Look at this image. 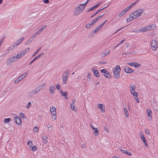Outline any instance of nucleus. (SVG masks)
Listing matches in <instances>:
<instances>
[{"label":"nucleus","instance_id":"obj_1","mask_svg":"<svg viewBox=\"0 0 158 158\" xmlns=\"http://www.w3.org/2000/svg\"><path fill=\"white\" fill-rule=\"evenodd\" d=\"M143 10L142 9H139L137 10L136 11L131 13L129 17L127 19L126 21L127 22H130L134 19H136L139 16L143 13Z\"/></svg>","mask_w":158,"mask_h":158},{"label":"nucleus","instance_id":"obj_2","mask_svg":"<svg viewBox=\"0 0 158 158\" xmlns=\"http://www.w3.org/2000/svg\"><path fill=\"white\" fill-rule=\"evenodd\" d=\"M30 50V48H27L25 49V50L23 51H22L20 52L19 53L17 54L15 56H13L11 58V60L12 61H15L16 60H17L20 57L23 56L24 55L26 54L28 51Z\"/></svg>","mask_w":158,"mask_h":158},{"label":"nucleus","instance_id":"obj_3","mask_svg":"<svg viewBox=\"0 0 158 158\" xmlns=\"http://www.w3.org/2000/svg\"><path fill=\"white\" fill-rule=\"evenodd\" d=\"M85 6L83 4H80L76 7L74 11V13L75 15H77L82 13L84 10Z\"/></svg>","mask_w":158,"mask_h":158},{"label":"nucleus","instance_id":"obj_4","mask_svg":"<svg viewBox=\"0 0 158 158\" xmlns=\"http://www.w3.org/2000/svg\"><path fill=\"white\" fill-rule=\"evenodd\" d=\"M156 26L155 24H152L145 27L140 30V31L142 32H145L147 31L152 30L156 28Z\"/></svg>","mask_w":158,"mask_h":158},{"label":"nucleus","instance_id":"obj_5","mask_svg":"<svg viewBox=\"0 0 158 158\" xmlns=\"http://www.w3.org/2000/svg\"><path fill=\"white\" fill-rule=\"evenodd\" d=\"M120 70V68L119 65L115 67L114 71V75L115 78H118L119 77V72Z\"/></svg>","mask_w":158,"mask_h":158},{"label":"nucleus","instance_id":"obj_6","mask_svg":"<svg viewBox=\"0 0 158 158\" xmlns=\"http://www.w3.org/2000/svg\"><path fill=\"white\" fill-rule=\"evenodd\" d=\"M50 111L52 115V118L55 120L56 119V108L55 107H52L50 108Z\"/></svg>","mask_w":158,"mask_h":158},{"label":"nucleus","instance_id":"obj_7","mask_svg":"<svg viewBox=\"0 0 158 158\" xmlns=\"http://www.w3.org/2000/svg\"><path fill=\"white\" fill-rule=\"evenodd\" d=\"M151 48L153 51L156 50L158 48V44L156 40H152V41Z\"/></svg>","mask_w":158,"mask_h":158},{"label":"nucleus","instance_id":"obj_8","mask_svg":"<svg viewBox=\"0 0 158 158\" xmlns=\"http://www.w3.org/2000/svg\"><path fill=\"white\" fill-rule=\"evenodd\" d=\"M15 121L16 123L18 125H21L22 124V122L20 117L17 115L15 116Z\"/></svg>","mask_w":158,"mask_h":158},{"label":"nucleus","instance_id":"obj_9","mask_svg":"<svg viewBox=\"0 0 158 158\" xmlns=\"http://www.w3.org/2000/svg\"><path fill=\"white\" fill-rule=\"evenodd\" d=\"M101 73H104V75L107 78H110L111 77V75L105 69L101 70Z\"/></svg>","mask_w":158,"mask_h":158},{"label":"nucleus","instance_id":"obj_10","mask_svg":"<svg viewBox=\"0 0 158 158\" xmlns=\"http://www.w3.org/2000/svg\"><path fill=\"white\" fill-rule=\"evenodd\" d=\"M90 127L92 130L93 131L94 134L95 136H98L99 135V131L98 128H95L91 124L90 125Z\"/></svg>","mask_w":158,"mask_h":158},{"label":"nucleus","instance_id":"obj_11","mask_svg":"<svg viewBox=\"0 0 158 158\" xmlns=\"http://www.w3.org/2000/svg\"><path fill=\"white\" fill-rule=\"evenodd\" d=\"M131 95H133L134 97V99L135 100L136 102L137 103H139V99L138 98V94L137 92L135 91L132 92H131Z\"/></svg>","mask_w":158,"mask_h":158},{"label":"nucleus","instance_id":"obj_12","mask_svg":"<svg viewBox=\"0 0 158 158\" xmlns=\"http://www.w3.org/2000/svg\"><path fill=\"white\" fill-rule=\"evenodd\" d=\"M97 106L98 108L100 109L102 113L105 112V106L103 104H99Z\"/></svg>","mask_w":158,"mask_h":158},{"label":"nucleus","instance_id":"obj_13","mask_svg":"<svg viewBox=\"0 0 158 158\" xmlns=\"http://www.w3.org/2000/svg\"><path fill=\"white\" fill-rule=\"evenodd\" d=\"M92 70L93 72L94 76L97 77H99L100 76L98 72L97 69L94 68H92Z\"/></svg>","mask_w":158,"mask_h":158},{"label":"nucleus","instance_id":"obj_14","mask_svg":"<svg viewBox=\"0 0 158 158\" xmlns=\"http://www.w3.org/2000/svg\"><path fill=\"white\" fill-rule=\"evenodd\" d=\"M146 113L148 115V118H149L150 119H151L152 112L151 109H148L147 110Z\"/></svg>","mask_w":158,"mask_h":158},{"label":"nucleus","instance_id":"obj_15","mask_svg":"<svg viewBox=\"0 0 158 158\" xmlns=\"http://www.w3.org/2000/svg\"><path fill=\"white\" fill-rule=\"evenodd\" d=\"M123 110L126 117L127 118H128L129 114L127 108L126 107H124Z\"/></svg>","mask_w":158,"mask_h":158},{"label":"nucleus","instance_id":"obj_16","mask_svg":"<svg viewBox=\"0 0 158 158\" xmlns=\"http://www.w3.org/2000/svg\"><path fill=\"white\" fill-rule=\"evenodd\" d=\"M48 138L47 136H43L42 137L43 142L44 144H46L48 142Z\"/></svg>","mask_w":158,"mask_h":158},{"label":"nucleus","instance_id":"obj_17","mask_svg":"<svg viewBox=\"0 0 158 158\" xmlns=\"http://www.w3.org/2000/svg\"><path fill=\"white\" fill-rule=\"evenodd\" d=\"M124 71L125 72L127 73H131L133 71L131 69H130L128 67H126L124 69Z\"/></svg>","mask_w":158,"mask_h":158},{"label":"nucleus","instance_id":"obj_18","mask_svg":"<svg viewBox=\"0 0 158 158\" xmlns=\"http://www.w3.org/2000/svg\"><path fill=\"white\" fill-rule=\"evenodd\" d=\"M50 92L51 94H53L55 90V88L54 86H51L49 87Z\"/></svg>","mask_w":158,"mask_h":158},{"label":"nucleus","instance_id":"obj_19","mask_svg":"<svg viewBox=\"0 0 158 158\" xmlns=\"http://www.w3.org/2000/svg\"><path fill=\"white\" fill-rule=\"evenodd\" d=\"M30 149L33 152H35L37 150V146L36 145L32 146Z\"/></svg>","mask_w":158,"mask_h":158},{"label":"nucleus","instance_id":"obj_20","mask_svg":"<svg viewBox=\"0 0 158 158\" xmlns=\"http://www.w3.org/2000/svg\"><path fill=\"white\" fill-rule=\"evenodd\" d=\"M135 85H132L130 86V92L135 91Z\"/></svg>","mask_w":158,"mask_h":158},{"label":"nucleus","instance_id":"obj_21","mask_svg":"<svg viewBox=\"0 0 158 158\" xmlns=\"http://www.w3.org/2000/svg\"><path fill=\"white\" fill-rule=\"evenodd\" d=\"M141 139V140L143 142L144 144L146 147H148V145L147 144V141L145 138V137H143Z\"/></svg>","mask_w":158,"mask_h":158},{"label":"nucleus","instance_id":"obj_22","mask_svg":"<svg viewBox=\"0 0 158 158\" xmlns=\"http://www.w3.org/2000/svg\"><path fill=\"white\" fill-rule=\"evenodd\" d=\"M120 151H121V152L127 155H129L130 156H131V152H128L127 151V150H123V149H122Z\"/></svg>","mask_w":158,"mask_h":158},{"label":"nucleus","instance_id":"obj_23","mask_svg":"<svg viewBox=\"0 0 158 158\" xmlns=\"http://www.w3.org/2000/svg\"><path fill=\"white\" fill-rule=\"evenodd\" d=\"M102 26L101 25V24L100 25L98 26L94 30V32L95 33H97L98 31L100 30Z\"/></svg>","mask_w":158,"mask_h":158},{"label":"nucleus","instance_id":"obj_24","mask_svg":"<svg viewBox=\"0 0 158 158\" xmlns=\"http://www.w3.org/2000/svg\"><path fill=\"white\" fill-rule=\"evenodd\" d=\"M24 39L23 37H22L20 39H19L17 41L15 42V44H16V46L18 45L19 43H20Z\"/></svg>","mask_w":158,"mask_h":158},{"label":"nucleus","instance_id":"obj_25","mask_svg":"<svg viewBox=\"0 0 158 158\" xmlns=\"http://www.w3.org/2000/svg\"><path fill=\"white\" fill-rule=\"evenodd\" d=\"M27 145L29 146V149L33 146V143L31 140L28 141L27 142Z\"/></svg>","mask_w":158,"mask_h":158},{"label":"nucleus","instance_id":"obj_26","mask_svg":"<svg viewBox=\"0 0 158 158\" xmlns=\"http://www.w3.org/2000/svg\"><path fill=\"white\" fill-rule=\"evenodd\" d=\"M68 78L67 75H63V82L64 84H65L66 82V81L67 80V79Z\"/></svg>","mask_w":158,"mask_h":158},{"label":"nucleus","instance_id":"obj_27","mask_svg":"<svg viewBox=\"0 0 158 158\" xmlns=\"http://www.w3.org/2000/svg\"><path fill=\"white\" fill-rule=\"evenodd\" d=\"M27 73H25L24 74H23V75H21L20 77H19V78L20 80H22L26 76V75L27 74Z\"/></svg>","mask_w":158,"mask_h":158},{"label":"nucleus","instance_id":"obj_28","mask_svg":"<svg viewBox=\"0 0 158 158\" xmlns=\"http://www.w3.org/2000/svg\"><path fill=\"white\" fill-rule=\"evenodd\" d=\"M60 92L61 93V94L62 96H65L66 99H67V98L66 97L67 95V93L66 92H63L61 90L60 91Z\"/></svg>","mask_w":158,"mask_h":158},{"label":"nucleus","instance_id":"obj_29","mask_svg":"<svg viewBox=\"0 0 158 158\" xmlns=\"http://www.w3.org/2000/svg\"><path fill=\"white\" fill-rule=\"evenodd\" d=\"M126 13L125 11L123 10L119 13L118 16L119 17H121L123 16Z\"/></svg>","mask_w":158,"mask_h":158},{"label":"nucleus","instance_id":"obj_30","mask_svg":"<svg viewBox=\"0 0 158 158\" xmlns=\"http://www.w3.org/2000/svg\"><path fill=\"white\" fill-rule=\"evenodd\" d=\"M93 25V24L92 23L90 22V23H89L86 24V27L87 28H89L92 26Z\"/></svg>","mask_w":158,"mask_h":158},{"label":"nucleus","instance_id":"obj_31","mask_svg":"<svg viewBox=\"0 0 158 158\" xmlns=\"http://www.w3.org/2000/svg\"><path fill=\"white\" fill-rule=\"evenodd\" d=\"M42 54H40V55H39L38 56H37L36 57H35L34 59L33 60L31 61V63L32 62H33L34 61H35L36 59H38L39 58H40V57L42 56Z\"/></svg>","mask_w":158,"mask_h":158},{"label":"nucleus","instance_id":"obj_32","mask_svg":"<svg viewBox=\"0 0 158 158\" xmlns=\"http://www.w3.org/2000/svg\"><path fill=\"white\" fill-rule=\"evenodd\" d=\"M11 120V119L10 118H5L4 121V122L5 123H6L10 122Z\"/></svg>","mask_w":158,"mask_h":158},{"label":"nucleus","instance_id":"obj_33","mask_svg":"<svg viewBox=\"0 0 158 158\" xmlns=\"http://www.w3.org/2000/svg\"><path fill=\"white\" fill-rule=\"evenodd\" d=\"M46 27V26H44L43 27H42L41 29H40L38 32H37V34H38L41 32Z\"/></svg>","mask_w":158,"mask_h":158},{"label":"nucleus","instance_id":"obj_34","mask_svg":"<svg viewBox=\"0 0 158 158\" xmlns=\"http://www.w3.org/2000/svg\"><path fill=\"white\" fill-rule=\"evenodd\" d=\"M134 66L135 68H137L141 66V65L138 63L134 62Z\"/></svg>","mask_w":158,"mask_h":158},{"label":"nucleus","instance_id":"obj_35","mask_svg":"<svg viewBox=\"0 0 158 158\" xmlns=\"http://www.w3.org/2000/svg\"><path fill=\"white\" fill-rule=\"evenodd\" d=\"M56 89L59 90V91L60 92L61 91V89L60 86L58 84H56Z\"/></svg>","mask_w":158,"mask_h":158},{"label":"nucleus","instance_id":"obj_36","mask_svg":"<svg viewBox=\"0 0 158 158\" xmlns=\"http://www.w3.org/2000/svg\"><path fill=\"white\" fill-rule=\"evenodd\" d=\"M137 2V1H136L134 3H132L128 7L129 9H130L132 7H133V6H134Z\"/></svg>","mask_w":158,"mask_h":158},{"label":"nucleus","instance_id":"obj_37","mask_svg":"<svg viewBox=\"0 0 158 158\" xmlns=\"http://www.w3.org/2000/svg\"><path fill=\"white\" fill-rule=\"evenodd\" d=\"M110 53V51H108L107 53L103 52L102 55V56H106L108 54Z\"/></svg>","mask_w":158,"mask_h":158},{"label":"nucleus","instance_id":"obj_38","mask_svg":"<svg viewBox=\"0 0 158 158\" xmlns=\"http://www.w3.org/2000/svg\"><path fill=\"white\" fill-rule=\"evenodd\" d=\"M139 136H140V138L144 137V135L142 131H140L139 132Z\"/></svg>","mask_w":158,"mask_h":158},{"label":"nucleus","instance_id":"obj_39","mask_svg":"<svg viewBox=\"0 0 158 158\" xmlns=\"http://www.w3.org/2000/svg\"><path fill=\"white\" fill-rule=\"evenodd\" d=\"M71 108V109L75 111V106L74 104H71L70 105Z\"/></svg>","mask_w":158,"mask_h":158},{"label":"nucleus","instance_id":"obj_40","mask_svg":"<svg viewBox=\"0 0 158 158\" xmlns=\"http://www.w3.org/2000/svg\"><path fill=\"white\" fill-rule=\"evenodd\" d=\"M145 131L146 132V133L148 134L149 135L150 134V131L147 128H146L145 129Z\"/></svg>","mask_w":158,"mask_h":158},{"label":"nucleus","instance_id":"obj_41","mask_svg":"<svg viewBox=\"0 0 158 158\" xmlns=\"http://www.w3.org/2000/svg\"><path fill=\"white\" fill-rule=\"evenodd\" d=\"M33 130L37 132L38 131L39 129L37 127H34Z\"/></svg>","mask_w":158,"mask_h":158},{"label":"nucleus","instance_id":"obj_42","mask_svg":"<svg viewBox=\"0 0 158 158\" xmlns=\"http://www.w3.org/2000/svg\"><path fill=\"white\" fill-rule=\"evenodd\" d=\"M125 41V39H123V40H122L120 43L119 44H118L116 47H114V48H116L119 45H120V44H122V43H123V42H124V41Z\"/></svg>","mask_w":158,"mask_h":158},{"label":"nucleus","instance_id":"obj_43","mask_svg":"<svg viewBox=\"0 0 158 158\" xmlns=\"http://www.w3.org/2000/svg\"><path fill=\"white\" fill-rule=\"evenodd\" d=\"M40 48L38 49L33 54V56H35L36 55L38 52L40 50Z\"/></svg>","mask_w":158,"mask_h":158},{"label":"nucleus","instance_id":"obj_44","mask_svg":"<svg viewBox=\"0 0 158 158\" xmlns=\"http://www.w3.org/2000/svg\"><path fill=\"white\" fill-rule=\"evenodd\" d=\"M98 20L97 19L95 18L93 19L92 21L91 22L92 23L94 24L96 22H97Z\"/></svg>","mask_w":158,"mask_h":158},{"label":"nucleus","instance_id":"obj_45","mask_svg":"<svg viewBox=\"0 0 158 158\" xmlns=\"http://www.w3.org/2000/svg\"><path fill=\"white\" fill-rule=\"evenodd\" d=\"M104 15V14H103L101 16H98L97 18L96 19H97V20L98 21V20L102 17Z\"/></svg>","mask_w":158,"mask_h":158},{"label":"nucleus","instance_id":"obj_46","mask_svg":"<svg viewBox=\"0 0 158 158\" xmlns=\"http://www.w3.org/2000/svg\"><path fill=\"white\" fill-rule=\"evenodd\" d=\"M103 128H104V130L106 131L108 133L109 132L108 129V128L106 127H104Z\"/></svg>","mask_w":158,"mask_h":158},{"label":"nucleus","instance_id":"obj_47","mask_svg":"<svg viewBox=\"0 0 158 158\" xmlns=\"http://www.w3.org/2000/svg\"><path fill=\"white\" fill-rule=\"evenodd\" d=\"M19 114L20 116L21 117H22V118H24V114L23 113H19Z\"/></svg>","mask_w":158,"mask_h":158},{"label":"nucleus","instance_id":"obj_48","mask_svg":"<svg viewBox=\"0 0 158 158\" xmlns=\"http://www.w3.org/2000/svg\"><path fill=\"white\" fill-rule=\"evenodd\" d=\"M20 80H20L19 78V77L18 79H16L15 80V83H17Z\"/></svg>","mask_w":158,"mask_h":158},{"label":"nucleus","instance_id":"obj_49","mask_svg":"<svg viewBox=\"0 0 158 158\" xmlns=\"http://www.w3.org/2000/svg\"><path fill=\"white\" fill-rule=\"evenodd\" d=\"M98 13H99V11H97L95 14L91 16V18H93L95 15H96L97 14H98Z\"/></svg>","mask_w":158,"mask_h":158},{"label":"nucleus","instance_id":"obj_50","mask_svg":"<svg viewBox=\"0 0 158 158\" xmlns=\"http://www.w3.org/2000/svg\"><path fill=\"white\" fill-rule=\"evenodd\" d=\"M130 10L129 8L128 7H127L125 9V10H123L124 11H125V13H126L129 10Z\"/></svg>","mask_w":158,"mask_h":158},{"label":"nucleus","instance_id":"obj_51","mask_svg":"<svg viewBox=\"0 0 158 158\" xmlns=\"http://www.w3.org/2000/svg\"><path fill=\"white\" fill-rule=\"evenodd\" d=\"M69 71L67 70V71H65V73L64 74H64H65V75H67V76H68L69 73Z\"/></svg>","mask_w":158,"mask_h":158},{"label":"nucleus","instance_id":"obj_52","mask_svg":"<svg viewBox=\"0 0 158 158\" xmlns=\"http://www.w3.org/2000/svg\"><path fill=\"white\" fill-rule=\"evenodd\" d=\"M107 21V20H105L104 22H103L101 24V25L103 26L104 24L106 23V22Z\"/></svg>","mask_w":158,"mask_h":158},{"label":"nucleus","instance_id":"obj_53","mask_svg":"<svg viewBox=\"0 0 158 158\" xmlns=\"http://www.w3.org/2000/svg\"><path fill=\"white\" fill-rule=\"evenodd\" d=\"M102 2H99L97 4V5H96L95 6H94L95 7V8L97 7L98 6L100 5L101 4Z\"/></svg>","mask_w":158,"mask_h":158},{"label":"nucleus","instance_id":"obj_54","mask_svg":"<svg viewBox=\"0 0 158 158\" xmlns=\"http://www.w3.org/2000/svg\"><path fill=\"white\" fill-rule=\"evenodd\" d=\"M40 91V89H36V92H35V91H33V93L36 94L37 92H38Z\"/></svg>","mask_w":158,"mask_h":158},{"label":"nucleus","instance_id":"obj_55","mask_svg":"<svg viewBox=\"0 0 158 158\" xmlns=\"http://www.w3.org/2000/svg\"><path fill=\"white\" fill-rule=\"evenodd\" d=\"M128 64L130 65H131V66H134V62L129 63Z\"/></svg>","mask_w":158,"mask_h":158},{"label":"nucleus","instance_id":"obj_56","mask_svg":"<svg viewBox=\"0 0 158 158\" xmlns=\"http://www.w3.org/2000/svg\"><path fill=\"white\" fill-rule=\"evenodd\" d=\"M106 7H107V6H106V7H104V8H102V9H99V10H98V11H99V12L100 11H102V10H104V9L105 8H106Z\"/></svg>","mask_w":158,"mask_h":158},{"label":"nucleus","instance_id":"obj_57","mask_svg":"<svg viewBox=\"0 0 158 158\" xmlns=\"http://www.w3.org/2000/svg\"><path fill=\"white\" fill-rule=\"evenodd\" d=\"M44 2L45 3H48L49 2L48 0H44Z\"/></svg>","mask_w":158,"mask_h":158},{"label":"nucleus","instance_id":"obj_58","mask_svg":"<svg viewBox=\"0 0 158 158\" xmlns=\"http://www.w3.org/2000/svg\"><path fill=\"white\" fill-rule=\"evenodd\" d=\"M90 0H87L85 3V4H83L84 6H85L89 2Z\"/></svg>","mask_w":158,"mask_h":158},{"label":"nucleus","instance_id":"obj_59","mask_svg":"<svg viewBox=\"0 0 158 158\" xmlns=\"http://www.w3.org/2000/svg\"><path fill=\"white\" fill-rule=\"evenodd\" d=\"M31 105V103L30 102H29L28 105L27 106V108H28L30 107Z\"/></svg>","mask_w":158,"mask_h":158},{"label":"nucleus","instance_id":"obj_60","mask_svg":"<svg viewBox=\"0 0 158 158\" xmlns=\"http://www.w3.org/2000/svg\"><path fill=\"white\" fill-rule=\"evenodd\" d=\"M81 147L83 148H85L86 147V146L85 144H83L82 145Z\"/></svg>","mask_w":158,"mask_h":158},{"label":"nucleus","instance_id":"obj_61","mask_svg":"<svg viewBox=\"0 0 158 158\" xmlns=\"http://www.w3.org/2000/svg\"><path fill=\"white\" fill-rule=\"evenodd\" d=\"M87 77H88V78H90V77H91V74H90V73L88 74V75H87Z\"/></svg>","mask_w":158,"mask_h":158},{"label":"nucleus","instance_id":"obj_62","mask_svg":"<svg viewBox=\"0 0 158 158\" xmlns=\"http://www.w3.org/2000/svg\"><path fill=\"white\" fill-rule=\"evenodd\" d=\"M106 62H104V61H102V62H101L100 63L102 64H106Z\"/></svg>","mask_w":158,"mask_h":158},{"label":"nucleus","instance_id":"obj_63","mask_svg":"<svg viewBox=\"0 0 158 158\" xmlns=\"http://www.w3.org/2000/svg\"><path fill=\"white\" fill-rule=\"evenodd\" d=\"M95 6H94V7H92L91 9H90V10H93L95 8Z\"/></svg>","mask_w":158,"mask_h":158},{"label":"nucleus","instance_id":"obj_64","mask_svg":"<svg viewBox=\"0 0 158 158\" xmlns=\"http://www.w3.org/2000/svg\"><path fill=\"white\" fill-rule=\"evenodd\" d=\"M112 158H119L118 156H113Z\"/></svg>","mask_w":158,"mask_h":158}]
</instances>
